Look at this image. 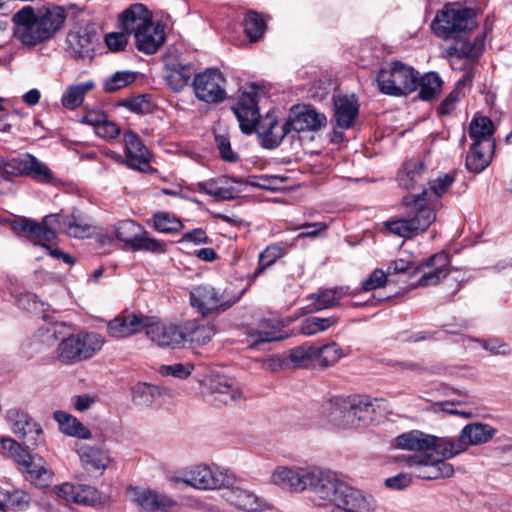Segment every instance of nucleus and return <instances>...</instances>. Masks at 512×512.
I'll return each mask as SVG.
<instances>
[{"mask_svg":"<svg viewBox=\"0 0 512 512\" xmlns=\"http://www.w3.org/2000/svg\"><path fill=\"white\" fill-rule=\"evenodd\" d=\"M454 181V175L447 173L433 180L429 190H423L417 196L404 197V204L408 207L407 215L386 221L387 230L396 236L407 239L425 232L436 219L434 209L429 205L430 196L433 194L435 197H441Z\"/></svg>","mask_w":512,"mask_h":512,"instance_id":"obj_1","label":"nucleus"},{"mask_svg":"<svg viewBox=\"0 0 512 512\" xmlns=\"http://www.w3.org/2000/svg\"><path fill=\"white\" fill-rule=\"evenodd\" d=\"M256 94L254 89L242 92L232 110L244 134L256 132L264 148L275 149L290 132L288 123L279 124L274 110L261 118Z\"/></svg>","mask_w":512,"mask_h":512,"instance_id":"obj_2","label":"nucleus"},{"mask_svg":"<svg viewBox=\"0 0 512 512\" xmlns=\"http://www.w3.org/2000/svg\"><path fill=\"white\" fill-rule=\"evenodd\" d=\"M67 18L63 7H41L35 10L27 5L12 16L14 36L26 46H36L53 38L62 29Z\"/></svg>","mask_w":512,"mask_h":512,"instance_id":"obj_3","label":"nucleus"},{"mask_svg":"<svg viewBox=\"0 0 512 512\" xmlns=\"http://www.w3.org/2000/svg\"><path fill=\"white\" fill-rule=\"evenodd\" d=\"M434 436L420 430H411L398 435L393 441V447L401 450L416 452L405 457L406 465L414 468L416 476L425 480H435L451 477L454 467L441 459H435L429 452L433 445Z\"/></svg>","mask_w":512,"mask_h":512,"instance_id":"obj_4","label":"nucleus"},{"mask_svg":"<svg viewBox=\"0 0 512 512\" xmlns=\"http://www.w3.org/2000/svg\"><path fill=\"white\" fill-rule=\"evenodd\" d=\"M378 90L389 96H406L418 88V71L399 60L382 66L376 75Z\"/></svg>","mask_w":512,"mask_h":512,"instance_id":"obj_5","label":"nucleus"},{"mask_svg":"<svg viewBox=\"0 0 512 512\" xmlns=\"http://www.w3.org/2000/svg\"><path fill=\"white\" fill-rule=\"evenodd\" d=\"M105 343L96 332L80 331L64 337L56 349V358L63 364L72 365L92 358Z\"/></svg>","mask_w":512,"mask_h":512,"instance_id":"obj_6","label":"nucleus"},{"mask_svg":"<svg viewBox=\"0 0 512 512\" xmlns=\"http://www.w3.org/2000/svg\"><path fill=\"white\" fill-rule=\"evenodd\" d=\"M476 27L475 13L471 8L445 6L439 11L431 28L435 35L444 40H452L467 35Z\"/></svg>","mask_w":512,"mask_h":512,"instance_id":"obj_7","label":"nucleus"},{"mask_svg":"<svg viewBox=\"0 0 512 512\" xmlns=\"http://www.w3.org/2000/svg\"><path fill=\"white\" fill-rule=\"evenodd\" d=\"M312 474L308 482L311 502L316 507H333L348 484L331 470L314 466Z\"/></svg>","mask_w":512,"mask_h":512,"instance_id":"obj_8","label":"nucleus"},{"mask_svg":"<svg viewBox=\"0 0 512 512\" xmlns=\"http://www.w3.org/2000/svg\"><path fill=\"white\" fill-rule=\"evenodd\" d=\"M238 300L239 297L230 295L227 290L209 284L197 285L190 291L191 306L203 316L224 312Z\"/></svg>","mask_w":512,"mask_h":512,"instance_id":"obj_9","label":"nucleus"},{"mask_svg":"<svg viewBox=\"0 0 512 512\" xmlns=\"http://www.w3.org/2000/svg\"><path fill=\"white\" fill-rule=\"evenodd\" d=\"M182 481L200 490H216L227 487L234 478L217 466L200 464L185 471Z\"/></svg>","mask_w":512,"mask_h":512,"instance_id":"obj_10","label":"nucleus"},{"mask_svg":"<svg viewBox=\"0 0 512 512\" xmlns=\"http://www.w3.org/2000/svg\"><path fill=\"white\" fill-rule=\"evenodd\" d=\"M226 79L217 68H207L195 75L193 88L196 97L209 104H218L226 99Z\"/></svg>","mask_w":512,"mask_h":512,"instance_id":"obj_11","label":"nucleus"},{"mask_svg":"<svg viewBox=\"0 0 512 512\" xmlns=\"http://www.w3.org/2000/svg\"><path fill=\"white\" fill-rule=\"evenodd\" d=\"M0 170L11 176H29L42 183H50L54 179L50 168L31 154L0 161Z\"/></svg>","mask_w":512,"mask_h":512,"instance_id":"obj_12","label":"nucleus"},{"mask_svg":"<svg viewBox=\"0 0 512 512\" xmlns=\"http://www.w3.org/2000/svg\"><path fill=\"white\" fill-rule=\"evenodd\" d=\"M15 435L23 440L27 448L38 446L43 441V431L40 425L26 412L12 408L6 415Z\"/></svg>","mask_w":512,"mask_h":512,"instance_id":"obj_13","label":"nucleus"},{"mask_svg":"<svg viewBox=\"0 0 512 512\" xmlns=\"http://www.w3.org/2000/svg\"><path fill=\"white\" fill-rule=\"evenodd\" d=\"M314 467L280 466L272 474V482L282 489L301 493L308 489Z\"/></svg>","mask_w":512,"mask_h":512,"instance_id":"obj_14","label":"nucleus"},{"mask_svg":"<svg viewBox=\"0 0 512 512\" xmlns=\"http://www.w3.org/2000/svg\"><path fill=\"white\" fill-rule=\"evenodd\" d=\"M123 140L125 147L124 163L126 166L140 172L149 171L151 169V155L140 136L133 131H127L123 135Z\"/></svg>","mask_w":512,"mask_h":512,"instance_id":"obj_15","label":"nucleus"},{"mask_svg":"<svg viewBox=\"0 0 512 512\" xmlns=\"http://www.w3.org/2000/svg\"><path fill=\"white\" fill-rule=\"evenodd\" d=\"M449 256L445 252H439L430 256L427 260L417 265L414 273H421L417 281L418 286H433L444 279L449 271Z\"/></svg>","mask_w":512,"mask_h":512,"instance_id":"obj_16","label":"nucleus"},{"mask_svg":"<svg viewBox=\"0 0 512 512\" xmlns=\"http://www.w3.org/2000/svg\"><path fill=\"white\" fill-rule=\"evenodd\" d=\"M127 494L130 501L139 507L140 512H169L175 505L166 495L150 489L129 487Z\"/></svg>","mask_w":512,"mask_h":512,"instance_id":"obj_17","label":"nucleus"},{"mask_svg":"<svg viewBox=\"0 0 512 512\" xmlns=\"http://www.w3.org/2000/svg\"><path fill=\"white\" fill-rule=\"evenodd\" d=\"M376 502L370 495L349 484L329 512H374Z\"/></svg>","mask_w":512,"mask_h":512,"instance_id":"obj_18","label":"nucleus"},{"mask_svg":"<svg viewBox=\"0 0 512 512\" xmlns=\"http://www.w3.org/2000/svg\"><path fill=\"white\" fill-rule=\"evenodd\" d=\"M290 131H316L326 126L327 118L310 105L294 107L286 120Z\"/></svg>","mask_w":512,"mask_h":512,"instance_id":"obj_19","label":"nucleus"},{"mask_svg":"<svg viewBox=\"0 0 512 512\" xmlns=\"http://www.w3.org/2000/svg\"><path fill=\"white\" fill-rule=\"evenodd\" d=\"M149 326V317L136 313H121L107 323L109 336L122 339L134 335Z\"/></svg>","mask_w":512,"mask_h":512,"instance_id":"obj_20","label":"nucleus"},{"mask_svg":"<svg viewBox=\"0 0 512 512\" xmlns=\"http://www.w3.org/2000/svg\"><path fill=\"white\" fill-rule=\"evenodd\" d=\"M234 481L224 487L225 499L234 507L246 511L257 512L268 509V503L250 490L233 485Z\"/></svg>","mask_w":512,"mask_h":512,"instance_id":"obj_21","label":"nucleus"},{"mask_svg":"<svg viewBox=\"0 0 512 512\" xmlns=\"http://www.w3.org/2000/svg\"><path fill=\"white\" fill-rule=\"evenodd\" d=\"M208 389L207 401L215 406L228 405L242 397V391L238 385L224 377L210 379Z\"/></svg>","mask_w":512,"mask_h":512,"instance_id":"obj_22","label":"nucleus"},{"mask_svg":"<svg viewBox=\"0 0 512 512\" xmlns=\"http://www.w3.org/2000/svg\"><path fill=\"white\" fill-rule=\"evenodd\" d=\"M152 22V13L141 3L131 5L119 16V28L134 37Z\"/></svg>","mask_w":512,"mask_h":512,"instance_id":"obj_23","label":"nucleus"},{"mask_svg":"<svg viewBox=\"0 0 512 512\" xmlns=\"http://www.w3.org/2000/svg\"><path fill=\"white\" fill-rule=\"evenodd\" d=\"M97 33L89 25L79 26L67 35V45L76 58L91 57Z\"/></svg>","mask_w":512,"mask_h":512,"instance_id":"obj_24","label":"nucleus"},{"mask_svg":"<svg viewBox=\"0 0 512 512\" xmlns=\"http://www.w3.org/2000/svg\"><path fill=\"white\" fill-rule=\"evenodd\" d=\"M496 143L479 144L472 142L465 157V167L470 173L483 172L492 162L495 154Z\"/></svg>","mask_w":512,"mask_h":512,"instance_id":"obj_25","label":"nucleus"},{"mask_svg":"<svg viewBox=\"0 0 512 512\" xmlns=\"http://www.w3.org/2000/svg\"><path fill=\"white\" fill-rule=\"evenodd\" d=\"M134 39L135 47L138 51L147 55L154 54L165 42L166 35L164 26L160 23L152 22L137 33Z\"/></svg>","mask_w":512,"mask_h":512,"instance_id":"obj_26","label":"nucleus"},{"mask_svg":"<svg viewBox=\"0 0 512 512\" xmlns=\"http://www.w3.org/2000/svg\"><path fill=\"white\" fill-rule=\"evenodd\" d=\"M147 336L162 347L176 346L183 342V326L178 329L174 325L154 323L149 317V326H146Z\"/></svg>","mask_w":512,"mask_h":512,"instance_id":"obj_27","label":"nucleus"},{"mask_svg":"<svg viewBox=\"0 0 512 512\" xmlns=\"http://www.w3.org/2000/svg\"><path fill=\"white\" fill-rule=\"evenodd\" d=\"M358 102L354 96L339 95L334 97V118L338 127L351 128L358 115Z\"/></svg>","mask_w":512,"mask_h":512,"instance_id":"obj_28","label":"nucleus"},{"mask_svg":"<svg viewBox=\"0 0 512 512\" xmlns=\"http://www.w3.org/2000/svg\"><path fill=\"white\" fill-rule=\"evenodd\" d=\"M348 287H335L332 289H321L316 293L309 295L308 305L310 312H318L324 309L334 308L339 306L340 301L345 296L351 295Z\"/></svg>","mask_w":512,"mask_h":512,"instance_id":"obj_29","label":"nucleus"},{"mask_svg":"<svg viewBox=\"0 0 512 512\" xmlns=\"http://www.w3.org/2000/svg\"><path fill=\"white\" fill-rule=\"evenodd\" d=\"M496 434L497 429L493 426L482 422H474L469 423L462 428L460 437L466 451L469 446H476L489 442Z\"/></svg>","mask_w":512,"mask_h":512,"instance_id":"obj_30","label":"nucleus"},{"mask_svg":"<svg viewBox=\"0 0 512 512\" xmlns=\"http://www.w3.org/2000/svg\"><path fill=\"white\" fill-rule=\"evenodd\" d=\"M463 35L461 38L453 39L455 43L446 48L448 57L477 59L484 48V36L477 35L471 42Z\"/></svg>","mask_w":512,"mask_h":512,"instance_id":"obj_31","label":"nucleus"},{"mask_svg":"<svg viewBox=\"0 0 512 512\" xmlns=\"http://www.w3.org/2000/svg\"><path fill=\"white\" fill-rule=\"evenodd\" d=\"M292 244L286 242L272 243L268 245L258 256V266L249 276L251 281L257 279L266 269L273 266L280 258L285 256Z\"/></svg>","mask_w":512,"mask_h":512,"instance_id":"obj_32","label":"nucleus"},{"mask_svg":"<svg viewBox=\"0 0 512 512\" xmlns=\"http://www.w3.org/2000/svg\"><path fill=\"white\" fill-rule=\"evenodd\" d=\"M495 131L496 127L489 117L475 115L469 124L468 136L472 142H478L479 144L485 142L496 143L494 139Z\"/></svg>","mask_w":512,"mask_h":512,"instance_id":"obj_33","label":"nucleus"},{"mask_svg":"<svg viewBox=\"0 0 512 512\" xmlns=\"http://www.w3.org/2000/svg\"><path fill=\"white\" fill-rule=\"evenodd\" d=\"M464 451L465 448L460 435L457 439L434 436L433 445L429 448V452L434 454L435 459H441L444 462H446V459L453 458Z\"/></svg>","mask_w":512,"mask_h":512,"instance_id":"obj_34","label":"nucleus"},{"mask_svg":"<svg viewBox=\"0 0 512 512\" xmlns=\"http://www.w3.org/2000/svg\"><path fill=\"white\" fill-rule=\"evenodd\" d=\"M425 165L420 160H407L398 173L397 180L404 189H413L424 179Z\"/></svg>","mask_w":512,"mask_h":512,"instance_id":"obj_35","label":"nucleus"},{"mask_svg":"<svg viewBox=\"0 0 512 512\" xmlns=\"http://www.w3.org/2000/svg\"><path fill=\"white\" fill-rule=\"evenodd\" d=\"M76 452L82 466L88 470H104L109 462L105 451L89 445H77Z\"/></svg>","mask_w":512,"mask_h":512,"instance_id":"obj_36","label":"nucleus"},{"mask_svg":"<svg viewBox=\"0 0 512 512\" xmlns=\"http://www.w3.org/2000/svg\"><path fill=\"white\" fill-rule=\"evenodd\" d=\"M183 342L205 345L215 335L212 325L200 324L196 320L186 321L183 325Z\"/></svg>","mask_w":512,"mask_h":512,"instance_id":"obj_37","label":"nucleus"},{"mask_svg":"<svg viewBox=\"0 0 512 512\" xmlns=\"http://www.w3.org/2000/svg\"><path fill=\"white\" fill-rule=\"evenodd\" d=\"M193 74L194 68L191 65L177 63L166 68L165 81L172 91L180 92Z\"/></svg>","mask_w":512,"mask_h":512,"instance_id":"obj_38","label":"nucleus"},{"mask_svg":"<svg viewBox=\"0 0 512 512\" xmlns=\"http://www.w3.org/2000/svg\"><path fill=\"white\" fill-rule=\"evenodd\" d=\"M54 419L58 422L62 433L80 439L91 438L90 430L71 414L64 411H55Z\"/></svg>","mask_w":512,"mask_h":512,"instance_id":"obj_39","label":"nucleus"},{"mask_svg":"<svg viewBox=\"0 0 512 512\" xmlns=\"http://www.w3.org/2000/svg\"><path fill=\"white\" fill-rule=\"evenodd\" d=\"M93 88L94 83L92 81L70 85L61 97L63 107L69 110L76 109L83 103L85 95Z\"/></svg>","mask_w":512,"mask_h":512,"instance_id":"obj_40","label":"nucleus"},{"mask_svg":"<svg viewBox=\"0 0 512 512\" xmlns=\"http://www.w3.org/2000/svg\"><path fill=\"white\" fill-rule=\"evenodd\" d=\"M349 406V397H333L322 408L323 416L334 426L342 427L345 409Z\"/></svg>","mask_w":512,"mask_h":512,"instance_id":"obj_41","label":"nucleus"},{"mask_svg":"<svg viewBox=\"0 0 512 512\" xmlns=\"http://www.w3.org/2000/svg\"><path fill=\"white\" fill-rule=\"evenodd\" d=\"M443 81L438 73L428 72L422 77L418 76L419 98L430 101L440 94Z\"/></svg>","mask_w":512,"mask_h":512,"instance_id":"obj_42","label":"nucleus"},{"mask_svg":"<svg viewBox=\"0 0 512 512\" xmlns=\"http://www.w3.org/2000/svg\"><path fill=\"white\" fill-rule=\"evenodd\" d=\"M384 402L382 399H369L363 397H349V406L354 408L359 426L364 424L368 419H371L372 414L376 408H379Z\"/></svg>","mask_w":512,"mask_h":512,"instance_id":"obj_43","label":"nucleus"},{"mask_svg":"<svg viewBox=\"0 0 512 512\" xmlns=\"http://www.w3.org/2000/svg\"><path fill=\"white\" fill-rule=\"evenodd\" d=\"M63 224L67 234L76 238L85 237L91 229L89 219L78 210H74L69 216H67L64 219Z\"/></svg>","mask_w":512,"mask_h":512,"instance_id":"obj_44","label":"nucleus"},{"mask_svg":"<svg viewBox=\"0 0 512 512\" xmlns=\"http://www.w3.org/2000/svg\"><path fill=\"white\" fill-rule=\"evenodd\" d=\"M472 78L469 74L458 80L456 87L444 98L439 107V113L441 115L451 114L459 101L465 96L464 86L471 83Z\"/></svg>","mask_w":512,"mask_h":512,"instance_id":"obj_45","label":"nucleus"},{"mask_svg":"<svg viewBox=\"0 0 512 512\" xmlns=\"http://www.w3.org/2000/svg\"><path fill=\"white\" fill-rule=\"evenodd\" d=\"M27 467L30 479L36 483L43 484L52 477V472L45 467V461L38 455H28V460L23 461Z\"/></svg>","mask_w":512,"mask_h":512,"instance_id":"obj_46","label":"nucleus"},{"mask_svg":"<svg viewBox=\"0 0 512 512\" xmlns=\"http://www.w3.org/2000/svg\"><path fill=\"white\" fill-rule=\"evenodd\" d=\"M153 227L160 233H176L183 229L182 221L169 212H156L153 215Z\"/></svg>","mask_w":512,"mask_h":512,"instance_id":"obj_47","label":"nucleus"},{"mask_svg":"<svg viewBox=\"0 0 512 512\" xmlns=\"http://www.w3.org/2000/svg\"><path fill=\"white\" fill-rule=\"evenodd\" d=\"M131 250H144L151 253L163 254L166 252L167 246L165 242L151 237L148 232H143L142 234L134 235Z\"/></svg>","mask_w":512,"mask_h":512,"instance_id":"obj_48","label":"nucleus"},{"mask_svg":"<svg viewBox=\"0 0 512 512\" xmlns=\"http://www.w3.org/2000/svg\"><path fill=\"white\" fill-rule=\"evenodd\" d=\"M131 250H144L151 253L163 254L166 252L167 246L165 242L151 237L148 232H143L142 234L134 235Z\"/></svg>","mask_w":512,"mask_h":512,"instance_id":"obj_49","label":"nucleus"},{"mask_svg":"<svg viewBox=\"0 0 512 512\" xmlns=\"http://www.w3.org/2000/svg\"><path fill=\"white\" fill-rule=\"evenodd\" d=\"M316 354L317 362L323 368L334 365L343 356L342 348L335 342L316 345Z\"/></svg>","mask_w":512,"mask_h":512,"instance_id":"obj_50","label":"nucleus"},{"mask_svg":"<svg viewBox=\"0 0 512 512\" xmlns=\"http://www.w3.org/2000/svg\"><path fill=\"white\" fill-rule=\"evenodd\" d=\"M337 322L338 318L335 316L326 318L316 316L308 317L302 321L300 332L306 336L315 335L319 332L327 330Z\"/></svg>","mask_w":512,"mask_h":512,"instance_id":"obj_51","label":"nucleus"},{"mask_svg":"<svg viewBox=\"0 0 512 512\" xmlns=\"http://www.w3.org/2000/svg\"><path fill=\"white\" fill-rule=\"evenodd\" d=\"M287 338L278 326H272L270 329L261 328L249 335V347L257 348L262 343L281 341Z\"/></svg>","mask_w":512,"mask_h":512,"instance_id":"obj_52","label":"nucleus"},{"mask_svg":"<svg viewBox=\"0 0 512 512\" xmlns=\"http://www.w3.org/2000/svg\"><path fill=\"white\" fill-rule=\"evenodd\" d=\"M244 31L248 38L255 42L260 39L266 29L265 21L260 14L255 11H249L244 18Z\"/></svg>","mask_w":512,"mask_h":512,"instance_id":"obj_53","label":"nucleus"},{"mask_svg":"<svg viewBox=\"0 0 512 512\" xmlns=\"http://www.w3.org/2000/svg\"><path fill=\"white\" fill-rule=\"evenodd\" d=\"M316 345L304 344L291 349L290 360L301 367H307L310 363L317 361Z\"/></svg>","mask_w":512,"mask_h":512,"instance_id":"obj_54","label":"nucleus"},{"mask_svg":"<svg viewBox=\"0 0 512 512\" xmlns=\"http://www.w3.org/2000/svg\"><path fill=\"white\" fill-rule=\"evenodd\" d=\"M158 394L157 388L146 383L137 384L132 390V399L139 407L150 406Z\"/></svg>","mask_w":512,"mask_h":512,"instance_id":"obj_55","label":"nucleus"},{"mask_svg":"<svg viewBox=\"0 0 512 512\" xmlns=\"http://www.w3.org/2000/svg\"><path fill=\"white\" fill-rule=\"evenodd\" d=\"M76 504L85 506H97L103 504V497L95 487L78 484Z\"/></svg>","mask_w":512,"mask_h":512,"instance_id":"obj_56","label":"nucleus"},{"mask_svg":"<svg viewBox=\"0 0 512 512\" xmlns=\"http://www.w3.org/2000/svg\"><path fill=\"white\" fill-rule=\"evenodd\" d=\"M135 79V73L128 71H118L105 80L104 90L109 93L116 92L132 84Z\"/></svg>","mask_w":512,"mask_h":512,"instance_id":"obj_57","label":"nucleus"},{"mask_svg":"<svg viewBox=\"0 0 512 512\" xmlns=\"http://www.w3.org/2000/svg\"><path fill=\"white\" fill-rule=\"evenodd\" d=\"M2 512L14 509H23L28 505L27 495L21 490H9L2 494Z\"/></svg>","mask_w":512,"mask_h":512,"instance_id":"obj_58","label":"nucleus"},{"mask_svg":"<svg viewBox=\"0 0 512 512\" xmlns=\"http://www.w3.org/2000/svg\"><path fill=\"white\" fill-rule=\"evenodd\" d=\"M121 106L137 114H147L152 111L153 105L148 95H138L124 99Z\"/></svg>","mask_w":512,"mask_h":512,"instance_id":"obj_59","label":"nucleus"},{"mask_svg":"<svg viewBox=\"0 0 512 512\" xmlns=\"http://www.w3.org/2000/svg\"><path fill=\"white\" fill-rule=\"evenodd\" d=\"M50 216L44 217L41 222L34 220L35 232L31 234V240L40 242H51L56 238V231L48 225Z\"/></svg>","mask_w":512,"mask_h":512,"instance_id":"obj_60","label":"nucleus"},{"mask_svg":"<svg viewBox=\"0 0 512 512\" xmlns=\"http://www.w3.org/2000/svg\"><path fill=\"white\" fill-rule=\"evenodd\" d=\"M215 142L219 150L220 157L224 161L234 163L239 159L238 154L232 150L231 142L228 136L223 134H215Z\"/></svg>","mask_w":512,"mask_h":512,"instance_id":"obj_61","label":"nucleus"},{"mask_svg":"<svg viewBox=\"0 0 512 512\" xmlns=\"http://www.w3.org/2000/svg\"><path fill=\"white\" fill-rule=\"evenodd\" d=\"M387 283V273L382 269H375L365 280L361 283L363 291H372L385 286Z\"/></svg>","mask_w":512,"mask_h":512,"instance_id":"obj_62","label":"nucleus"},{"mask_svg":"<svg viewBox=\"0 0 512 512\" xmlns=\"http://www.w3.org/2000/svg\"><path fill=\"white\" fill-rule=\"evenodd\" d=\"M136 228L137 225L134 221H123L116 229V238L122 241L125 244V247L131 249L135 235L134 231Z\"/></svg>","mask_w":512,"mask_h":512,"instance_id":"obj_63","label":"nucleus"},{"mask_svg":"<svg viewBox=\"0 0 512 512\" xmlns=\"http://www.w3.org/2000/svg\"><path fill=\"white\" fill-rule=\"evenodd\" d=\"M34 220L26 217H19L12 221L11 229L19 237L30 239L31 234L35 232Z\"/></svg>","mask_w":512,"mask_h":512,"instance_id":"obj_64","label":"nucleus"}]
</instances>
